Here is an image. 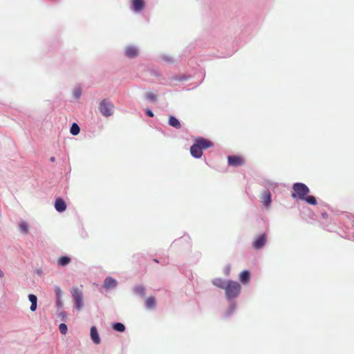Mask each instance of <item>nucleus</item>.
<instances>
[{
	"instance_id": "1",
	"label": "nucleus",
	"mask_w": 354,
	"mask_h": 354,
	"mask_svg": "<svg viewBox=\"0 0 354 354\" xmlns=\"http://www.w3.org/2000/svg\"><path fill=\"white\" fill-rule=\"evenodd\" d=\"M292 193L291 196L295 199H299L306 201L307 203L316 205L317 200L313 196H309V188L304 183H296L292 185Z\"/></svg>"
},
{
	"instance_id": "2",
	"label": "nucleus",
	"mask_w": 354,
	"mask_h": 354,
	"mask_svg": "<svg viewBox=\"0 0 354 354\" xmlns=\"http://www.w3.org/2000/svg\"><path fill=\"white\" fill-rule=\"evenodd\" d=\"M213 145L212 142L207 139L200 138L196 140V142L191 147L190 153L196 158H199L203 155V150L208 149Z\"/></svg>"
},
{
	"instance_id": "3",
	"label": "nucleus",
	"mask_w": 354,
	"mask_h": 354,
	"mask_svg": "<svg viewBox=\"0 0 354 354\" xmlns=\"http://www.w3.org/2000/svg\"><path fill=\"white\" fill-rule=\"evenodd\" d=\"M226 298L229 300L236 298L241 293V285L234 281L230 280L227 282L225 287Z\"/></svg>"
},
{
	"instance_id": "4",
	"label": "nucleus",
	"mask_w": 354,
	"mask_h": 354,
	"mask_svg": "<svg viewBox=\"0 0 354 354\" xmlns=\"http://www.w3.org/2000/svg\"><path fill=\"white\" fill-rule=\"evenodd\" d=\"M71 292L75 301V308L77 310H80L84 306L83 293L82 290L78 288H73Z\"/></svg>"
},
{
	"instance_id": "5",
	"label": "nucleus",
	"mask_w": 354,
	"mask_h": 354,
	"mask_svg": "<svg viewBox=\"0 0 354 354\" xmlns=\"http://www.w3.org/2000/svg\"><path fill=\"white\" fill-rule=\"evenodd\" d=\"M113 104L108 100L104 99L100 103V111L105 117L111 116L113 114Z\"/></svg>"
},
{
	"instance_id": "6",
	"label": "nucleus",
	"mask_w": 354,
	"mask_h": 354,
	"mask_svg": "<svg viewBox=\"0 0 354 354\" xmlns=\"http://www.w3.org/2000/svg\"><path fill=\"white\" fill-rule=\"evenodd\" d=\"M227 162L229 165L232 167H238L245 163L243 158L239 156H229Z\"/></svg>"
},
{
	"instance_id": "7",
	"label": "nucleus",
	"mask_w": 354,
	"mask_h": 354,
	"mask_svg": "<svg viewBox=\"0 0 354 354\" xmlns=\"http://www.w3.org/2000/svg\"><path fill=\"white\" fill-rule=\"evenodd\" d=\"M267 239L266 234L263 233L258 236L253 241V247L256 249H260L264 246Z\"/></svg>"
},
{
	"instance_id": "8",
	"label": "nucleus",
	"mask_w": 354,
	"mask_h": 354,
	"mask_svg": "<svg viewBox=\"0 0 354 354\" xmlns=\"http://www.w3.org/2000/svg\"><path fill=\"white\" fill-rule=\"evenodd\" d=\"M131 8L135 12H140L145 6L144 0H131Z\"/></svg>"
},
{
	"instance_id": "9",
	"label": "nucleus",
	"mask_w": 354,
	"mask_h": 354,
	"mask_svg": "<svg viewBox=\"0 0 354 354\" xmlns=\"http://www.w3.org/2000/svg\"><path fill=\"white\" fill-rule=\"evenodd\" d=\"M261 201L266 207L270 206L271 203V194L270 191L266 190L262 193Z\"/></svg>"
},
{
	"instance_id": "10",
	"label": "nucleus",
	"mask_w": 354,
	"mask_h": 354,
	"mask_svg": "<svg viewBox=\"0 0 354 354\" xmlns=\"http://www.w3.org/2000/svg\"><path fill=\"white\" fill-rule=\"evenodd\" d=\"M55 207L57 212H62L66 210V205L62 198H58L55 200Z\"/></svg>"
},
{
	"instance_id": "11",
	"label": "nucleus",
	"mask_w": 354,
	"mask_h": 354,
	"mask_svg": "<svg viewBox=\"0 0 354 354\" xmlns=\"http://www.w3.org/2000/svg\"><path fill=\"white\" fill-rule=\"evenodd\" d=\"M125 55L129 58H133L138 56V50L134 46H128L124 50Z\"/></svg>"
},
{
	"instance_id": "12",
	"label": "nucleus",
	"mask_w": 354,
	"mask_h": 354,
	"mask_svg": "<svg viewBox=\"0 0 354 354\" xmlns=\"http://www.w3.org/2000/svg\"><path fill=\"white\" fill-rule=\"evenodd\" d=\"M91 338L93 340V342L96 344H99L101 342V339L99 336L97 330L95 326H92L91 328Z\"/></svg>"
},
{
	"instance_id": "13",
	"label": "nucleus",
	"mask_w": 354,
	"mask_h": 354,
	"mask_svg": "<svg viewBox=\"0 0 354 354\" xmlns=\"http://www.w3.org/2000/svg\"><path fill=\"white\" fill-rule=\"evenodd\" d=\"M250 279V272L248 270H244L241 272L239 274V280L243 283H248Z\"/></svg>"
},
{
	"instance_id": "14",
	"label": "nucleus",
	"mask_w": 354,
	"mask_h": 354,
	"mask_svg": "<svg viewBox=\"0 0 354 354\" xmlns=\"http://www.w3.org/2000/svg\"><path fill=\"white\" fill-rule=\"evenodd\" d=\"M117 284V281L111 278V277H107L105 279L104 281V288H114Z\"/></svg>"
},
{
	"instance_id": "15",
	"label": "nucleus",
	"mask_w": 354,
	"mask_h": 354,
	"mask_svg": "<svg viewBox=\"0 0 354 354\" xmlns=\"http://www.w3.org/2000/svg\"><path fill=\"white\" fill-rule=\"evenodd\" d=\"M28 299L31 302L30 310L35 311L37 307V298L35 295L30 294L28 295Z\"/></svg>"
},
{
	"instance_id": "16",
	"label": "nucleus",
	"mask_w": 354,
	"mask_h": 354,
	"mask_svg": "<svg viewBox=\"0 0 354 354\" xmlns=\"http://www.w3.org/2000/svg\"><path fill=\"white\" fill-rule=\"evenodd\" d=\"M169 124L173 127L176 129H180L181 127V124L178 120L174 116H170L169 118Z\"/></svg>"
},
{
	"instance_id": "17",
	"label": "nucleus",
	"mask_w": 354,
	"mask_h": 354,
	"mask_svg": "<svg viewBox=\"0 0 354 354\" xmlns=\"http://www.w3.org/2000/svg\"><path fill=\"white\" fill-rule=\"evenodd\" d=\"M71 261L70 257L67 256L60 257L57 260V263L59 266H65L68 265Z\"/></svg>"
},
{
	"instance_id": "18",
	"label": "nucleus",
	"mask_w": 354,
	"mask_h": 354,
	"mask_svg": "<svg viewBox=\"0 0 354 354\" xmlns=\"http://www.w3.org/2000/svg\"><path fill=\"white\" fill-rule=\"evenodd\" d=\"M226 283L221 278H216L214 280H212V284L218 288L225 289V287L226 286Z\"/></svg>"
},
{
	"instance_id": "19",
	"label": "nucleus",
	"mask_w": 354,
	"mask_h": 354,
	"mask_svg": "<svg viewBox=\"0 0 354 354\" xmlns=\"http://www.w3.org/2000/svg\"><path fill=\"white\" fill-rule=\"evenodd\" d=\"M145 302L147 308H152L156 306V301L154 297L150 296L146 298Z\"/></svg>"
},
{
	"instance_id": "20",
	"label": "nucleus",
	"mask_w": 354,
	"mask_h": 354,
	"mask_svg": "<svg viewBox=\"0 0 354 354\" xmlns=\"http://www.w3.org/2000/svg\"><path fill=\"white\" fill-rule=\"evenodd\" d=\"M80 127L76 123H73L71 127L70 132L72 135L76 136L80 133Z\"/></svg>"
},
{
	"instance_id": "21",
	"label": "nucleus",
	"mask_w": 354,
	"mask_h": 354,
	"mask_svg": "<svg viewBox=\"0 0 354 354\" xmlns=\"http://www.w3.org/2000/svg\"><path fill=\"white\" fill-rule=\"evenodd\" d=\"M113 328L118 332H124L125 330V326L122 323H115L113 325Z\"/></svg>"
},
{
	"instance_id": "22",
	"label": "nucleus",
	"mask_w": 354,
	"mask_h": 354,
	"mask_svg": "<svg viewBox=\"0 0 354 354\" xmlns=\"http://www.w3.org/2000/svg\"><path fill=\"white\" fill-rule=\"evenodd\" d=\"M135 292L140 296H143L145 294V288L143 286H138L135 288Z\"/></svg>"
},
{
	"instance_id": "23",
	"label": "nucleus",
	"mask_w": 354,
	"mask_h": 354,
	"mask_svg": "<svg viewBox=\"0 0 354 354\" xmlns=\"http://www.w3.org/2000/svg\"><path fill=\"white\" fill-rule=\"evenodd\" d=\"M59 329L60 333L63 335H65L67 333V326L65 324H60Z\"/></svg>"
},
{
	"instance_id": "24",
	"label": "nucleus",
	"mask_w": 354,
	"mask_h": 354,
	"mask_svg": "<svg viewBox=\"0 0 354 354\" xmlns=\"http://www.w3.org/2000/svg\"><path fill=\"white\" fill-rule=\"evenodd\" d=\"M20 230L24 233L28 232V224L26 222L21 223L19 225Z\"/></svg>"
},
{
	"instance_id": "25",
	"label": "nucleus",
	"mask_w": 354,
	"mask_h": 354,
	"mask_svg": "<svg viewBox=\"0 0 354 354\" xmlns=\"http://www.w3.org/2000/svg\"><path fill=\"white\" fill-rule=\"evenodd\" d=\"M147 97L148 100H150L151 101H155L156 100V95H154L153 93H148Z\"/></svg>"
},
{
	"instance_id": "26",
	"label": "nucleus",
	"mask_w": 354,
	"mask_h": 354,
	"mask_svg": "<svg viewBox=\"0 0 354 354\" xmlns=\"http://www.w3.org/2000/svg\"><path fill=\"white\" fill-rule=\"evenodd\" d=\"M55 290V294H56L57 298L61 297L62 292V290L60 289V288L56 287Z\"/></svg>"
},
{
	"instance_id": "27",
	"label": "nucleus",
	"mask_w": 354,
	"mask_h": 354,
	"mask_svg": "<svg viewBox=\"0 0 354 354\" xmlns=\"http://www.w3.org/2000/svg\"><path fill=\"white\" fill-rule=\"evenodd\" d=\"M56 304L58 308L62 307V301H61V297H58L56 299Z\"/></svg>"
},
{
	"instance_id": "28",
	"label": "nucleus",
	"mask_w": 354,
	"mask_h": 354,
	"mask_svg": "<svg viewBox=\"0 0 354 354\" xmlns=\"http://www.w3.org/2000/svg\"><path fill=\"white\" fill-rule=\"evenodd\" d=\"M146 114H147L149 117H153V113L152 111H151V110H149V109L146 110Z\"/></svg>"
},
{
	"instance_id": "29",
	"label": "nucleus",
	"mask_w": 354,
	"mask_h": 354,
	"mask_svg": "<svg viewBox=\"0 0 354 354\" xmlns=\"http://www.w3.org/2000/svg\"><path fill=\"white\" fill-rule=\"evenodd\" d=\"M74 95H75V97H77V98L80 97V96L81 95L80 91H75L74 93Z\"/></svg>"
},
{
	"instance_id": "30",
	"label": "nucleus",
	"mask_w": 354,
	"mask_h": 354,
	"mask_svg": "<svg viewBox=\"0 0 354 354\" xmlns=\"http://www.w3.org/2000/svg\"><path fill=\"white\" fill-rule=\"evenodd\" d=\"M50 160L51 162H55V157H51V158H50Z\"/></svg>"
},
{
	"instance_id": "31",
	"label": "nucleus",
	"mask_w": 354,
	"mask_h": 354,
	"mask_svg": "<svg viewBox=\"0 0 354 354\" xmlns=\"http://www.w3.org/2000/svg\"><path fill=\"white\" fill-rule=\"evenodd\" d=\"M3 273L2 272V270L0 269V277H3Z\"/></svg>"
},
{
	"instance_id": "32",
	"label": "nucleus",
	"mask_w": 354,
	"mask_h": 354,
	"mask_svg": "<svg viewBox=\"0 0 354 354\" xmlns=\"http://www.w3.org/2000/svg\"><path fill=\"white\" fill-rule=\"evenodd\" d=\"M154 261L158 263V261L157 259H154Z\"/></svg>"
}]
</instances>
